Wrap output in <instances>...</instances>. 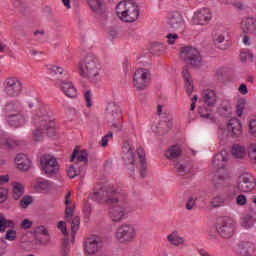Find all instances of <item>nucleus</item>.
<instances>
[{"mask_svg": "<svg viewBox=\"0 0 256 256\" xmlns=\"http://www.w3.org/2000/svg\"><path fill=\"white\" fill-rule=\"evenodd\" d=\"M245 105H246V101L244 99H241L238 101V104L236 106V114L238 117H241L243 115Z\"/></svg>", "mask_w": 256, "mask_h": 256, "instance_id": "42", "label": "nucleus"}, {"mask_svg": "<svg viewBox=\"0 0 256 256\" xmlns=\"http://www.w3.org/2000/svg\"><path fill=\"white\" fill-rule=\"evenodd\" d=\"M231 153L236 159H243L246 156V148L243 145L234 144Z\"/></svg>", "mask_w": 256, "mask_h": 256, "instance_id": "32", "label": "nucleus"}, {"mask_svg": "<svg viewBox=\"0 0 256 256\" xmlns=\"http://www.w3.org/2000/svg\"><path fill=\"white\" fill-rule=\"evenodd\" d=\"M58 228L61 230V232L67 236L68 235V232H67V228H66V223L64 221H60L58 223Z\"/></svg>", "mask_w": 256, "mask_h": 256, "instance_id": "61", "label": "nucleus"}, {"mask_svg": "<svg viewBox=\"0 0 256 256\" xmlns=\"http://www.w3.org/2000/svg\"><path fill=\"white\" fill-rule=\"evenodd\" d=\"M92 96L93 95L90 90L84 93V100L86 101V107H92L93 105Z\"/></svg>", "mask_w": 256, "mask_h": 256, "instance_id": "48", "label": "nucleus"}, {"mask_svg": "<svg viewBox=\"0 0 256 256\" xmlns=\"http://www.w3.org/2000/svg\"><path fill=\"white\" fill-rule=\"evenodd\" d=\"M32 203H33V197L24 196L20 201V207H22L23 209H27V207H29V205Z\"/></svg>", "mask_w": 256, "mask_h": 256, "instance_id": "44", "label": "nucleus"}, {"mask_svg": "<svg viewBox=\"0 0 256 256\" xmlns=\"http://www.w3.org/2000/svg\"><path fill=\"white\" fill-rule=\"evenodd\" d=\"M198 100V95H194L191 99L192 103L190 105V111H194L196 109V102Z\"/></svg>", "mask_w": 256, "mask_h": 256, "instance_id": "63", "label": "nucleus"}, {"mask_svg": "<svg viewBox=\"0 0 256 256\" xmlns=\"http://www.w3.org/2000/svg\"><path fill=\"white\" fill-rule=\"evenodd\" d=\"M15 223L12 220H7L5 216L0 213V232L4 233L7 228H14Z\"/></svg>", "mask_w": 256, "mask_h": 256, "instance_id": "34", "label": "nucleus"}, {"mask_svg": "<svg viewBox=\"0 0 256 256\" xmlns=\"http://www.w3.org/2000/svg\"><path fill=\"white\" fill-rule=\"evenodd\" d=\"M6 249L7 243L3 239H0V256H3L6 253Z\"/></svg>", "mask_w": 256, "mask_h": 256, "instance_id": "59", "label": "nucleus"}, {"mask_svg": "<svg viewBox=\"0 0 256 256\" xmlns=\"http://www.w3.org/2000/svg\"><path fill=\"white\" fill-rule=\"evenodd\" d=\"M202 99L207 107H214L217 103L218 96L216 91L212 89H205L202 92Z\"/></svg>", "mask_w": 256, "mask_h": 256, "instance_id": "21", "label": "nucleus"}, {"mask_svg": "<svg viewBox=\"0 0 256 256\" xmlns=\"http://www.w3.org/2000/svg\"><path fill=\"white\" fill-rule=\"evenodd\" d=\"M249 130H250V135L256 138V119H253L249 122Z\"/></svg>", "mask_w": 256, "mask_h": 256, "instance_id": "53", "label": "nucleus"}, {"mask_svg": "<svg viewBox=\"0 0 256 256\" xmlns=\"http://www.w3.org/2000/svg\"><path fill=\"white\" fill-rule=\"evenodd\" d=\"M64 69L62 67L57 66H47V73L54 76V75H63Z\"/></svg>", "mask_w": 256, "mask_h": 256, "instance_id": "36", "label": "nucleus"}, {"mask_svg": "<svg viewBox=\"0 0 256 256\" xmlns=\"http://www.w3.org/2000/svg\"><path fill=\"white\" fill-rule=\"evenodd\" d=\"M12 186H13V190H12L13 198L15 200L20 199V197H22L25 194V187H24V185L21 184V183L15 182V183H13Z\"/></svg>", "mask_w": 256, "mask_h": 256, "instance_id": "33", "label": "nucleus"}, {"mask_svg": "<svg viewBox=\"0 0 256 256\" xmlns=\"http://www.w3.org/2000/svg\"><path fill=\"white\" fill-rule=\"evenodd\" d=\"M151 73L149 70L140 68L135 71L132 79L133 87L138 91H143L147 88V86L151 83Z\"/></svg>", "mask_w": 256, "mask_h": 256, "instance_id": "8", "label": "nucleus"}, {"mask_svg": "<svg viewBox=\"0 0 256 256\" xmlns=\"http://www.w3.org/2000/svg\"><path fill=\"white\" fill-rule=\"evenodd\" d=\"M249 157L256 163V143H251L248 148Z\"/></svg>", "mask_w": 256, "mask_h": 256, "instance_id": "46", "label": "nucleus"}, {"mask_svg": "<svg viewBox=\"0 0 256 256\" xmlns=\"http://www.w3.org/2000/svg\"><path fill=\"white\" fill-rule=\"evenodd\" d=\"M8 199V190L0 188V203H4Z\"/></svg>", "mask_w": 256, "mask_h": 256, "instance_id": "56", "label": "nucleus"}, {"mask_svg": "<svg viewBox=\"0 0 256 256\" xmlns=\"http://www.w3.org/2000/svg\"><path fill=\"white\" fill-rule=\"evenodd\" d=\"M180 57L193 68H200L202 66V56L196 47H182V49H180Z\"/></svg>", "mask_w": 256, "mask_h": 256, "instance_id": "5", "label": "nucleus"}, {"mask_svg": "<svg viewBox=\"0 0 256 256\" xmlns=\"http://www.w3.org/2000/svg\"><path fill=\"white\" fill-rule=\"evenodd\" d=\"M227 129L233 138H239L242 135V124L239 119H231Z\"/></svg>", "mask_w": 256, "mask_h": 256, "instance_id": "20", "label": "nucleus"}, {"mask_svg": "<svg viewBox=\"0 0 256 256\" xmlns=\"http://www.w3.org/2000/svg\"><path fill=\"white\" fill-rule=\"evenodd\" d=\"M239 92H240L242 95H246V94L248 93V89H247L246 85L241 84L240 87H239Z\"/></svg>", "mask_w": 256, "mask_h": 256, "instance_id": "64", "label": "nucleus"}, {"mask_svg": "<svg viewBox=\"0 0 256 256\" xmlns=\"http://www.w3.org/2000/svg\"><path fill=\"white\" fill-rule=\"evenodd\" d=\"M240 29L244 34H256V18L247 17L241 21Z\"/></svg>", "mask_w": 256, "mask_h": 256, "instance_id": "17", "label": "nucleus"}, {"mask_svg": "<svg viewBox=\"0 0 256 256\" xmlns=\"http://www.w3.org/2000/svg\"><path fill=\"white\" fill-rule=\"evenodd\" d=\"M89 4H90V9L93 12H97V11H100L103 2L102 0H90Z\"/></svg>", "mask_w": 256, "mask_h": 256, "instance_id": "41", "label": "nucleus"}, {"mask_svg": "<svg viewBox=\"0 0 256 256\" xmlns=\"http://www.w3.org/2000/svg\"><path fill=\"white\" fill-rule=\"evenodd\" d=\"M239 189L242 192H250L255 187L254 178L251 175L244 174L240 177Z\"/></svg>", "mask_w": 256, "mask_h": 256, "instance_id": "18", "label": "nucleus"}, {"mask_svg": "<svg viewBox=\"0 0 256 256\" xmlns=\"http://www.w3.org/2000/svg\"><path fill=\"white\" fill-rule=\"evenodd\" d=\"M176 170L180 173V175L184 176L187 174V167L180 162H177L175 165Z\"/></svg>", "mask_w": 256, "mask_h": 256, "instance_id": "54", "label": "nucleus"}, {"mask_svg": "<svg viewBox=\"0 0 256 256\" xmlns=\"http://www.w3.org/2000/svg\"><path fill=\"white\" fill-rule=\"evenodd\" d=\"M229 152L226 149L221 150L214 156L213 167L216 169H223L229 161Z\"/></svg>", "mask_w": 256, "mask_h": 256, "instance_id": "16", "label": "nucleus"}, {"mask_svg": "<svg viewBox=\"0 0 256 256\" xmlns=\"http://www.w3.org/2000/svg\"><path fill=\"white\" fill-rule=\"evenodd\" d=\"M0 144L7 148H15L19 146V141L13 136L4 134L2 137H0Z\"/></svg>", "mask_w": 256, "mask_h": 256, "instance_id": "28", "label": "nucleus"}, {"mask_svg": "<svg viewBox=\"0 0 256 256\" xmlns=\"http://www.w3.org/2000/svg\"><path fill=\"white\" fill-rule=\"evenodd\" d=\"M4 92L9 97H18L23 91V84L17 77H8L3 82Z\"/></svg>", "mask_w": 256, "mask_h": 256, "instance_id": "10", "label": "nucleus"}, {"mask_svg": "<svg viewBox=\"0 0 256 256\" xmlns=\"http://www.w3.org/2000/svg\"><path fill=\"white\" fill-rule=\"evenodd\" d=\"M107 112L114 120L122 119L121 108L117 104H114V103L109 104L107 106Z\"/></svg>", "mask_w": 256, "mask_h": 256, "instance_id": "30", "label": "nucleus"}, {"mask_svg": "<svg viewBox=\"0 0 256 256\" xmlns=\"http://www.w3.org/2000/svg\"><path fill=\"white\" fill-rule=\"evenodd\" d=\"M40 168L43 175L51 178L59 173L60 165L55 156L45 154L42 158H40Z\"/></svg>", "mask_w": 256, "mask_h": 256, "instance_id": "6", "label": "nucleus"}, {"mask_svg": "<svg viewBox=\"0 0 256 256\" xmlns=\"http://www.w3.org/2000/svg\"><path fill=\"white\" fill-rule=\"evenodd\" d=\"M167 39H168V44L169 45H174L175 42L179 39V36L177 33H169L167 35Z\"/></svg>", "mask_w": 256, "mask_h": 256, "instance_id": "55", "label": "nucleus"}, {"mask_svg": "<svg viewBox=\"0 0 256 256\" xmlns=\"http://www.w3.org/2000/svg\"><path fill=\"white\" fill-rule=\"evenodd\" d=\"M116 13L122 22L134 23L139 19V6L133 1L124 0L117 4Z\"/></svg>", "mask_w": 256, "mask_h": 256, "instance_id": "4", "label": "nucleus"}, {"mask_svg": "<svg viewBox=\"0 0 256 256\" xmlns=\"http://www.w3.org/2000/svg\"><path fill=\"white\" fill-rule=\"evenodd\" d=\"M32 120L36 128L32 133V139L35 142H41L43 140L44 132H46L47 136L50 138L57 135L58 128L55 121L51 120L47 105L40 103L32 112Z\"/></svg>", "mask_w": 256, "mask_h": 256, "instance_id": "2", "label": "nucleus"}, {"mask_svg": "<svg viewBox=\"0 0 256 256\" xmlns=\"http://www.w3.org/2000/svg\"><path fill=\"white\" fill-rule=\"evenodd\" d=\"M237 226L235 222L229 218H223L221 222L216 225V232L223 239H231L235 236Z\"/></svg>", "mask_w": 256, "mask_h": 256, "instance_id": "9", "label": "nucleus"}, {"mask_svg": "<svg viewBox=\"0 0 256 256\" xmlns=\"http://www.w3.org/2000/svg\"><path fill=\"white\" fill-rule=\"evenodd\" d=\"M182 154V148L180 145H172L165 153V156L169 160L177 159Z\"/></svg>", "mask_w": 256, "mask_h": 256, "instance_id": "29", "label": "nucleus"}, {"mask_svg": "<svg viewBox=\"0 0 256 256\" xmlns=\"http://www.w3.org/2000/svg\"><path fill=\"white\" fill-rule=\"evenodd\" d=\"M92 213V208L90 204H86L84 205V216H86V218H89L91 216Z\"/></svg>", "mask_w": 256, "mask_h": 256, "instance_id": "62", "label": "nucleus"}, {"mask_svg": "<svg viewBox=\"0 0 256 256\" xmlns=\"http://www.w3.org/2000/svg\"><path fill=\"white\" fill-rule=\"evenodd\" d=\"M195 205H196V200L193 199L192 197L188 198V202H186V209H188V211H192Z\"/></svg>", "mask_w": 256, "mask_h": 256, "instance_id": "57", "label": "nucleus"}, {"mask_svg": "<svg viewBox=\"0 0 256 256\" xmlns=\"http://www.w3.org/2000/svg\"><path fill=\"white\" fill-rule=\"evenodd\" d=\"M236 202H237L238 205L243 206V205H245L247 203V198L244 195H239L236 198Z\"/></svg>", "mask_w": 256, "mask_h": 256, "instance_id": "60", "label": "nucleus"}, {"mask_svg": "<svg viewBox=\"0 0 256 256\" xmlns=\"http://www.w3.org/2000/svg\"><path fill=\"white\" fill-rule=\"evenodd\" d=\"M167 23L176 32H185V20L179 11H170L167 16Z\"/></svg>", "mask_w": 256, "mask_h": 256, "instance_id": "11", "label": "nucleus"}, {"mask_svg": "<svg viewBox=\"0 0 256 256\" xmlns=\"http://www.w3.org/2000/svg\"><path fill=\"white\" fill-rule=\"evenodd\" d=\"M133 146L125 142L122 146V159L125 162V165L130 166V170L135 172V166H137V160H135V152H133Z\"/></svg>", "mask_w": 256, "mask_h": 256, "instance_id": "13", "label": "nucleus"}, {"mask_svg": "<svg viewBox=\"0 0 256 256\" xmlns=\"http://www.w3.org/2000/svg\"><path fill=\"white\" fill-rule=\"evenodd\" d=\"M137 237V229L133 224H122L115 232V239L121 244L133 242Z\"/></svg>", "mask_w": 256, "mask_h": 256, "instance_id": "7", "label": "nucleus"}, {"mask_svg": "<svg viewBox=\"0 0 256 256\" xmlns=\"http://www.w3.org/2000/svg\"><path fill=\"white\" fill-rule=\"evenodd\" d=\"M72 162L81 163L82 165H86L88 162V156L86 151H78L77 149L74 150L72 158Z\"/></svg>", "mask_w": 256, "mask_h": 256, "instance_id": "27", "label": "nucleus"}, {"mask_svg": "<svg viewBox=\"0 0 256 256\" xmlns=\"http://www.w3.org/2000/svg\"><path fill=\"white\" fill-rule=\"evenodd\" d=\"M77 166V164L71 165L70 168L67 170V174L71 179L75 178L80 174V170L77 169Z\"/></svg>", "mask_w": 256, "mask_h": 256, "instance_id": "43", "label": "nucleus"}, {"mask_svg": "<svg viewBox=\"0 0 256 256\" xmlns=\"http://www.w3.org/2000/svg\"><path fill=\"white\" fill-rule=\"evenodd\" d=\"M114 137L113 132H108L106 135H104L101 139V146L107 147L110 140H112Z\"/></svg>", "mask_w": 256, "mask_h": 256, "instance_id": "45", "label": "nucleus"}, {"mask_svg": "<svg viewBox=\"0 0 256 256\" xmlns=\"http://www.w3.org/2000/svg\"><path fill=\"white\" fill-rule=\"evenodd\" d=\"M167 241L175 247L185 246L186 239L179 235L178 231H173L167 236Z\"/></svg>", "mask_w": 256, "mask_h": 256, "instance_id": "25", "label": "nucleus"}, {"mask_svg": "<svg viewBox=\"0 0 256 256\" xmlns=\"http://www.w3.org/2000/svg\"><path fill=\"white\" fill-rule=\"evenodd\" d=\"M71 228H72L73 235L75 237L78 230L80 229V218L78 216L73 217L71 221Z\"/></svg>", "mask_w": 256, "mask_h": 256, "instance_id": "39", "label": "nucleus"}, {"mask_svg": "<svg viewBox=\"0 0 256 256\" xmlns=\"http://www.w3.org/2000/svg\"><path fill=\"white\" fill-rule=\"evenodd\" d=\"M256 246L250 241H241L237 244L236 254L238 256H254Z\"/></svg>", "mask_w": 256, "mask_h": 256, "instance_id": "15", "label": "nucleus"}, {"mask_svg": "<svg viewBox=\"0 0 256 256\" xmlns=\"http://www.w3.org/2000/svg\"><path fill=\"white\" fill-rule=\"evenodd\" d=\"M225 203V198L222 196H216L211 200V206L214 208L223 207Z\"/></svg>", "mask_w": 256, "mask_h": 256, "instance_id": "40", "label": "nucleus"}, {"mask_svg": "<svg viewBox=\"0 0 256 256\" xmlns=\"http://www.w3.org/2000/svg\"><path fill=\"white\" fill-rule=\"evenodd\" d=\"M71 195V192H69L65 198L67 221H69L73 217L75 211V205L72 203Z\"/></svg>", "mask_w": 256, "mask_h": 256, "instance_id": "31", "label": "nucleus"}, {"mask_svg": "<svg viewBox=\"0 0 256 256\" xmlns=\"http://www.w3.org/2000/svg\"><path fill=\"white\" fill-rule=\"evenodd\" d=\"M7 121L9 126L19 128L25 125L26 119L22 114H8Z\"/></svg>", "mask_w": 256, "mask_h": 256, "instance_id": "24", "label": "nucleus"}, {"mask_svg": "<svg viewBox=\"0 0 256 256\" xmlns=\"http://www.w3.org/2000/svg\"><path fill=\"white\" fill-rule=\"evenodd\" d=\"M137 155L140 160V167L136 166V169L139 170L141 177L144 178L146 175L147 165H146V160H145V152L142 147H139L137 149Z\"/></svg>", "mask_w": 256, "mask_h": 256, "instance_id": "26", "label": "nucleus"}, {"mask_svg": "<svg viewBox=\"0 0 256 256\" xmlns=\"http://www.w3.org/2000/svg\"><path fill=\"white\" fill-rule=\"evenodd\" d=\"M240 59L242 62H251L253 61V54L248 50H242L240 53Z\"/></svg>", "mask_w": 256, "mask_h": 256, "instance_id": "37", "label": "nucleus"}, {"mask_svg": "<svg viewBox=\"0 0 256 256\" xmlns=\"http://www.w3.org/2000/svg\"><path fill=\"white\" fill-rule=\"evenodd\" d=\"M182 77H184V88H186V93H188V95L192 94L194 90V85L192 81V75L188 66L182 69Z\"/></svg>", "mask_w": 256, "mask_h": 256, "instance_id": "22", "label": "nucleus"}, {"mask_svg": "<svg viewBox=\"0 0 256 256\" xmlns=\"http://www.w3.org/2000/svg\"><path fill=\"white\" fill-rule=\"evenodd\" d=\"M220 2L225 5H234V7H237V9H242V4L235 0H220Z\"/></svg>", "mask_w": 256, "mask_h": 256, "instance_id": "50", "label": "nucleus"}, {"mask_svg": "<svg viewBox=\"0 0 256 256\" xmlns=\"http://www.w3.org/2000/svg\"><path fill=\"white\" fill-rule=\"evenodd\" d=\"M241 225L243 228L245 229H250L253 227L254 223H253V219L251 217H244L242 219Z\"/></svg>", "mask_w": 256, "mask_h": 256, "instance_id": "47", "label": "nucleus"}, {"mask_svg": "<svg viewBox=\"0 0 256 256\" xmlns=\"http://www.w3.org/2000/svg\"><path fill=\"white\" fill-rule=\"evenodd\" d=\"M213 18L210 8H200L194 12L192 24L195 26H206Z\"/></svg>", "mask_w": 256, "mask_h": 256, "instance_id": "12", "label": "nucleus"}, {"mask_svg": "<svg viewBox=\"0 0 256 256\" xmlns=\"http://www.w3.org/2000/svg\"><path fill=\"white\" fill-rule=\"evenodd\" d=\"M19 107H20V105L17 102H9L8 104H6L5 111H6V113H8L7 116L12 114L13 111H17L19 109Z\"/></svg>", "mask_w": 256, "mask_h": 256, "instance_id": "38", "label": "nucleus"}, {"mask_svg": "<svg viewBox=\"0 0 256 256\" xmlns=\"http://www.w3.org/2000/svg\"><path fill=\"white\" fill-rule=\"evenodd\" d=\"M79 74L82 78L95 81L100 75L101 65L95 56H86L78 65Z\"/></svg>", "mask_w": 256, "mask_h": 256, "instance_id": "3", "label": "nucleus"}, {"mask_svg": "<svg viewBox=\"0 0 256 256\" xmlns=\"http://www.w3.org/2000/svg\"><path fill=\"white\" fill-rule=\"evenodd\" d=\"M198 113L201 118L213 119L212 114L208 110H205L204 108H199Z\"/></svg>", "mask_w": 256, "mask_h": 256, "instance_id": "52", "label": "nucleus"}, {"mask_svg": "<svg viewBox=\"0 0 256 256\" xmlns=\"http://www.w3.org/2000/svg\"><path fill=\"white\" fill-rule=\"evenodd\" d=\"M33 226V222L29 219H24L21 223V227L23 229H31Z\"/></svg>", "mask_w": 256, "mask_h": 256, "instance_id": "58", "label": "nucleus"}, {"mask_svg": "<svg viewBox=\"0 0 256 256\" xmlns=\"http://www.w3.org/2000/svg\"><path fill=\"white\" fill-rule=\"evenodd\" d=\"M51 188V184L49 183V181L47 180H42L37 182L36 185H34V189L38 192V193H44L49 191Z\"/></svg>", "mask_w": 256, "mask_h": 256, "instance_id": "35", "label": "nucleus"}, {"mask_svg": "<svg viewBox=\"0 0 256 256\" xmlns=\"http://www.w3.org/2000/svg\"><path fill=\"white\" fill-rule=\"evenodd\" d=\"M5 239L8 241H15L17 239V231L13 229L8 230Z\"/></svg>", "mask_w": 256, "mask_h": 256, "instance_id": "49", "label": "nucleus"}, {"mask_svg": "<svg viewBox=\"0 0 256 256\" xmlns=\"http://www.w3.org/2000/svg\"><path fill=\"white\" fill-rule=\"evenodd\" d=\"M101 248V241L98 237H88L84 242V253L88 256H94Z\"/></svg>", "mask_w": 256, "mask_h": 256, "instance_id": "14", "label": "nucleus"}, {"mask_svg": "<svg viewBox=\"0 0 256 256\" xmlns=\"http://www.w3.org/2000/svg\"><path fill=\"white\" fill-rule=\"evenodd\" d=\"M56 86L61 87L66 96L75 98L78 96V91L71 82H57Z\"/></svg>", "mask_w": 256, "mask_h": 256, "instance_id": "23", "label": "nucleus"}, {"mask_svg": "<svg viewBox=\"0 0 256 256\" xmlns=\"http://www.w3.org/2000/svg\"><path fill=\"white\" fill-rule=\"evenodd\" d=\"M213 40L215 43L221 44L225 41V35L220 32H216L213 36Z\"/></svg>", "mask_w": 256, "mask_h": 256, "instance_id": "51", "label": "nucleus"}, {"mask_svg": "<svg viewBox=\"0 0 256 256\" xmlns=\"http://www.w3.org/2000/svg\"><path fill=\"white\" fill-rule=\"evenodd\" d=\"M15 164L17 165L18 169L23 171H29L32 166L30 158H28V156H26L24 153L17 154Z\"/></svg>", "mask_w": 256, "mask_h": 256, "instance_id": "19", "label": "nucleus"}, {"mask_svg": "<svg viewBox=\"0 0 256 256\" xmlns=\"http://www.w3.org/2000/svg\"><path fill=\"white\" fill-rule=\"evenodd\" d=\"M88 198L97 203L115 204L109 209V217L115 223L127 219L135 211L134 206L127 201V194L111 186L98 188Z\"/></svg>", "mask_w": 256, "mask_h": 256, "instance_id": "1", "label": "nucleus"}]
</instances>
